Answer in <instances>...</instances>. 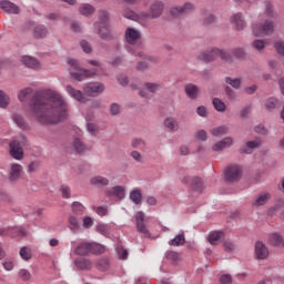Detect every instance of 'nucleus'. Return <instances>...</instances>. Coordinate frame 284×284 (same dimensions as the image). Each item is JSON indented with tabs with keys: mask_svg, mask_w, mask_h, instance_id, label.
Wrapping results in <instances>:
<instances>
[{
	"mask_svg": "<svg viewBox=\"0 0 284 284\" xmlns=\"http://www.w3.org/2000/svg\"><path fill=\"white\" fill-rule=\"evenodd\" d=\"M30 97H32L29 104L31 116L42 125L65 121L70 114V104L59 91L43 89L34 92L32 88H24L18 93L21 103H26Z\"/></svg>",
	"mask_w": 284,
	"mask_h": 284,
	"instance_id": "f257e3e1",
	"label": "nucleus"
},
{
	"mask_svg": "<svg viewBox=\"0 0 284 284\" xmlns=\"http://www.w3.org/2000/svg\"><path fill=\"white\" fill-rule=\"evenodd\" d=\"M88 64L93 65L94 69H83L79 65V61L75 59H69L68 65L71 79H74V81H85V79L97 77V74H99V70H103V65L99 60H88Z\"/></svg>",
	"mask_w": 284,
	"mask_h": 284,
	"instance_id": "f03ea898",
	"label": "nucleus"
},
{
	"mask_svg": "<svg viewBox=\"0 0 284 284\" xmlns=\"http://www.w3.org/2000/svg\"><path fill=\"white\" fill-rule=\"evenodd\" d=\"M222 59V61H232V55L225 52L224 50L213 48L210 51L203 52L200 54V61H204V63H210L211 61H216V59Z\"/></svg>",
	"mask_w": 284,
	"mask_h": 284,
	"instance_id": "7ed1b4c3",
	"label": "nucleus"
},
{
	"mask_svg": "<svg viewBox=\"0 0 284 284\" xmlns=\"http://www.w3.org/2000/svg\"><path fill=\"white\" fill-rule=\"evenodd\" d=\"M20 140H12L9 143V154L16 161H21L23 159V146L28 143V139L24 135L20 136Z\"/></svg>",
	"mask_w": 284,
	"mask_h": 284,
	"instance_id": "20e7f679",
	"label": "nucleus"
},
{
	"mask_svg": "<svg viewBox=\"0 0 284 284\" xmlns=\"http://www.w3.org/2000/svg\"><path fill=\"white\" fill-rule=\"evenodd\" d=\"M252 32L254 37H270L274 34V21L265 20L263 23H253Z\"/></svg>",
	"mask_w": 284,
	"mask_h": 284,
	"instance_id": "39448f33",
	"label": "nucleus"
},
{
	"mask_svg": "<svg viewBox=\"0 0 284 284\" xmlns=\"http://www.w3.org/2000/svg\"><path fill=\"white\" fill-rule=\"evenodd\" d=\"M163 10H165V4L163 1H153L150 6L149 13L142 12V17L144 19H159L163 14Z\"/></svg>",
	"mask_w": 284,
	"mask_h": 284,
	"instance_id": "423d86ee",
	"label": "nucleus"
},
{
	"mask_svg": "<svg viewBox=\"0 0 284 284\" xmlns=\"http://www.w3.org/2000/svg\"><path fill=\"white\" fill-rule=\"evenodd\" d=\"M134 217L138 232L145 239H150V230H148V226L145 225V213L143 211H138Z\"/></svg>",
	"mask_w": 284,
	"mask_h": 284,
	"instance_id": "0eeeda50",
	"label": "nucleus"
},
{
	"mask_svg": "<svg viewBox=\"0 0 284 284\" xmlns=\"http://www.w3.org/2000/svg\"><path fill=\"white\" fill-rule=\"evenodd\" d=\"M105 91V85L101 82H89L84 84L83 92L87 97H99Z\"/></svg>",
	"mask_w": 284,
	"mask_h": 284,
	"instance_id": "6e6552de",
	"label": "nucleus"
},
{
	"mask_svg": "<svg viewBox=\"0 0 284 284\" xmlns=\"http://www.w3.org/2000/svg\"><path fill=\"white\" fill-rule=\"evenodd\" d=\"M242 174H243V171L241 170V166L233 165V166L226 168L224 173V179L229 183H234L241 179Z\"/></svg>",
	"mask_w": 284,
	"mask_h": 284,
	"instance_id": "1a4fd4ad",
	"label": "nucleus"
},
{
	"mask_svg": "<svg viewBox=\"0 0 284 284\" xmlns=\"http://www.w3.org/2000/svg\"><path fill=\"white\" fill-rule=\"evenodd\" d=\"M23 172V165L19 163H12L10 164L9 171H8V176L10 183H17L19 179H21V174Z\"/></svg>",
	"mask_w": 284,
	"mask_h": 284,
	"instance_id": "9d476101",
	"label": "nucleus"
},
{
	"mask_svg": "<svg viewBox=\"0 0 284 284\" xmlns=\"http://www.w3.org/2000/svg\"><path fill=\"white\" fill-rule=\"evenodd\" d=\"M172 17H183V14H190L194 12V4L186 2L183 7H173L170 10Z\"/></svg>",
	"mask_w": 284,
	"mask_h": 284,
	"instance_id": "9b49d317",
	"label": "nucleus"
},
{
	"mask_svg": "<svg viewBox=\"0 0 284 284\" xmlns=\"http://www.w3.org/2000/svg\"><path fill=\"white\" fill-rule=\"evenodd\" d=\"M263 145L261 140L256 139L253 141H247L244 145L240 148V154H252L254 150H258Z\"/></svg>",
	"mask_w": 284,
	"mask_h": 284,
	"instance_id": "f8f14e48",
	"label": "nucleus"
},
{
	"mask_svg": "<svg viewBox=\"0 0 284 284\" xmlns=\"http://www.w3.org/2000/svg\"><path fill=\"white\" fill-rule=\"evenodd\" d=\"M125 41L130 45H135V43L141 39V31L136 28H128L124 33Z\"/></svg>",
	"mask_w": 284,
	"mask_h": 284,
	"instance_id": "ddd939ff",
	"label": "nucleus"
},
{
	"mask_svg": "<svg viewBox=\"0 0 284 284\" xmlns=\"http://www.w3.org/2000/svg\"><path fill=\"white\" fill-rule=\"evenodd\" d=\"M94 29L97 30L100 39H102L103 41H112V39H114V36L110 30V24H100L98 27H94Z\"/></svg>",
	"mask_w": 284,
	"mask_h": 284,
	"instance_id": "4468645a",
	"label": "nucleus"
},
{
	"mask_svg": "<svg viewBox=\"0 0 284 284\" xmlns=\"http://www.w3.org/2000/svg\"><path fill=\"white\" fill-rule=\"evenodd\" d=\"M234 145V139L232 136H226L222 139L221 141H217L212 145V151L213 152H223V150L227 148H232Z\"/></svg>",
	"mask_w": 284,
	"mask_h": 284,
	"instance_id": "2eb2a0df",
	"label": "nucleus"
},
{
	"mask_svg": "<svg viewBox=\"0 0 284 284\" xmlns=\"http://www.w3.org/2000/svg\"><path fill=\"white\" fill-rule=\"evenodd\" d=\"M270 256V250L267 248V246L258 241L255 243V257L257 258V261H265V258H267Z\"/></svg>",
	"mask_w": 284,
	"mask_h": 284,
	"instance_id": "dca6fc26",
	"label": "nucleus"
},
{
	"mask_svg": "<svg viewBox=\"0 0 284 284\" xmlns=\"http://www.w3.org/2000/svg\"><path fill=\"white\" fill-rule=\"evenodd\" d=\"M0 8L1 10H3V12H7L8 14H19V12H21L19 6L14 4L9 0H1Z\"/></svg>",
	"mask_w": 284,
	"mask_h": 284,
	"instance_id": "f3484780",
	"label": "nucleus"
},
{
	"mask_svg": "<svg viewBox=\"0 0 284 284\" xmlns=\"http://www.w3.org/2000/svg\"><path fill=\"white\" fill-rule=\"evenodd\" d=\"M65 92L71 97V99H74V101H78V103H84L85 97H83V91L74 89L71 84L65 87Z\"/></svg>",
	"mask_w": 284,
	"mask_h": 284,
	"instance_id": "a211bd4d",
	"label": "nucleus"
},
{
	"mask_svg": "<svg viewBox=\"0 0 284 284\" xmlns=\"http://www.w3.org/2000/svg\"><path fill=\"white\" fill-rule=\"evenodd\" d=\"M182 183H187L192 190H195L196 192H201V190H203V182L200 180V178L184 176L182 179Z\"/></svg>",
	"mask_w": 284,
	"mask_h": 284,
	"instance_id": "6ab92c4d",
	"label": "nucleus"
},
{
	"mask_svg": "<svg viewBox=\"0 0 284 284\" xmlns=\"http://www.w3.org/2000/svg\"><path fill=\"white\" fill-rule=\"evenodd\" d=\"M268 243L273 247H284V239L280 233H272L268 235Z\"/></svg>",
	"mask_w": 284,
	"mask_h": 284,
	"instance_id": "aec40b11",
	"label": "nucleus"
},
{
	"mask_svg": "<svg viewBox=\"0 0 284 284\" xmlns=\"http://www.w3.org/2000/svg\"><path fill=\"white\" fill-rule=\"evenodd\" d=\"M90 184L94 185L95 187H105L110 185V180L102 175H94L93 178L90 179Z\"/></svg>",
	"mask_w": 284,
	"mask_h": 284,
	"instance_id": "412c9836",
	"label": "nucleus"
},
{
	"mask_svg": "<svg viewBox=\"0 0 284 284\" xmlns=\"http://www.w3.org/2000/svg\"><path fill=\"white\" fill-rule=\"evenodd\" d=\"M21 63L26 65V68H31L32 70H37L39 68V60L30 55H22L20 58Z\"/></svg>",
	"mask_w": 284,
	"mask_h": 284,
	"instance_id": "4be33fe9",
	"label": "nucleus"
},
{
	"mask_svg": "<svg viewBox=\"0 0 284 284\" xmlns=\"http://www.w3.org/2000/svg\"><path fill=\"white\" fill-rule=\"evenodd\" d=\"M129 199L134 205H141V203H143V193L141 192V189H133L130 192Z\"/></svg>",
	"mask_w": 284,
	"mask_h": 284,
	"instance_id": "5701e85b",
	"label": "nucleus"
},
{
	"mask_svg": "<svg viewBox=\"0 0 284 284\" xmlns=\"http://www.w3.org/2000/svg\"><path fill=\"white\" fill-rule=\"evenodd\" d=\"M99 26H110V14L105 10H100L98 13V21L94 23V27Z\"/></svg>",
	"mask_w": 284,
	"mask_h": 284,
	"instance_id": "b1692460",
	"label": "nucleus"
},
{
	"mask_svg": "<svg viewBox=\"0 0 284 284\" xmlns=\"http://www.w3.org/2000/svg\"><path fill=\"white\" fill-rule=\"evenodd\" d=\"M106 196H116V199H125V187L123 186H113L112 190L106 191Z\"/></svg>",
	"mask_w": 284,
	"mask_h": 284,
	"instance_id": "393cba45",
	"label": "nucleus"
},
{
	"mask_svg": "<svg viewBox=\"0 0 284 284\" xmlns=\"http://www.w3.org/2000/svg\"><path fill=\"white\" fill-rule=\"evenodd\" d=\"M78 10H79L80 14H82V17H92V14H94V12H97V9L94 8V6H92L90 3L80 4Z\"/></svg>",
	"mask_w": 284,
	"mask_h": 284,
	"instance_id": "a878e982",
	"label": "nucleus"
},
{
	"mask_svg": "<svg viewBox=\"0 0 284 284\" xmlns=\"http://www.w3.org/2000/svg\"><path fill=\"white\" fill-rule=\"evenodd\" d=\"M74 254L78 256H88V254H90V242H81L74 248Z\"/></svg>",
	"mask_w": 284,
	"mask_h": 284,
	"instance_id": "bb28decb",
	"label": "nucleus"
},
{
	"mask_svg": "<svg viewBox=\"0 0 284 284\" xmlns=\"http://www.w3.org/2000/svg\"><path fill=\"white\" fill-rule=\"evenodd\" d=\"M74 265L75 267H78V270H82V271L92 270V262L84 257L77 258L74 261Z\"/></svg>",
	"mask_w": 284,
	"mask_h": 284,
	"instance_id": "cd10ccee",
	"label": "nucleus"
},
{
	"mask_svg": "<svg viewBox=\"0 0 284 284\" xmlns=\"http://www.w3.org/2000/svg\"><path fill=\"white\" fill-rule=\"evenodd\" d=\"M210 134H212V136L221 139V136H225V134H230V128H227V125L216 126L210 130Z\"/></svg>",
	"mask_w": 284,
	"mask_h": 284,
	"instance_id": "c85d7f7f",
	"label": "nucleus"
},
{
	"mask_svg": "<svg viewBox=\"0 0 284 284\" xmlns=\"http://www.w3.org/2000/svg\"><path fill=\"white\" fill-rule=\"evenodd\" d=\"M184 92L189 99H197L199 98V87L195 84L189 83L184 87Z\"/></svg>",
	"mask_w": 284,
	"mask_h": 284,
	"instance_id": "c756f323",
	"label": "nucleus"
},
{
	"mask_svg": "<svg viewBox=\"0 0 284 284\" xmlns=\"http://www.w3.org/2000/svg\"><path fill=\"white\" fill-rule=\"evenodd\" d=\"M169 245L173 247L185 245V233L181 231L178 235H175V237L169 241Z\"/></svg>",
	"mask_w": 284,
	"mask_h": 284,
	"instance_id": "7c9ffc66",
	"label": "nucleus"
},
{
	"mask_svg": "<svg viewBox=\"0 0 284 284\" xmlns=\"http://www.w3.org/2000/svg\"><path fill=\"white\" fill-rule=\"evenodd\" d=\"M231 23L237 28V30H244L245 29V20L243 19V16L241 13H235L231 17Z\"/></svg>",
	"mask_w": 284,
	"mask_h": 284,
	"instance_id": "2f4dec72",
	"label": "nucleus"
},
{
	"mask_svg": "<svg viewBox=\"0 0 284 284\" xmlns=\"http://www.w3.org/2000/svg\"><path fill=\"white\" fill-rule=\"evenodd\" d=\"M225 236L223 231H213L209 234V243L211 245H219V241Z\"/></svg>",
	"mask_w": 284,
	"mask_h": 284,
	"instance_id": "473e14b6",
	"label": "nucleus"
},
{
	"mask_svg": "<svg viewBox=\"0 0 284 284\" xmlns=\"http://www.w3.org/2000/svg\"><path fill=\"white\" fill-rule=\"evenodd\" d=\"M143 12L141 13H136L132 10H124L123 11V17H125V19H130L131 21H143V19H145L144 17H142Z\"/></svg>",
	"mask_w": 284,
	"mask_h": 284,
	"instance_id": "72a5a7b5",
	"label": "nucleus"
},
{
	"mask_svg": "<svg viewBox=\"0 0 284 284\" xmlns=\"http://www.w3.org/2000/svg\"><path fill=\"white\" fill-rule=\"evenodd\" d=\"M33 37L36 39H44V37H48V28H45L43 24L34 27Z\"/></svg>",
	"mask_w": 284,
	"mask_h": 284,
	"instance_id": "f704fd0d",
	"label": "nucleus"
},
{
	"mask_svg": "<svg viewBox=\"0 0 284 284\" xmlns=\"http://www.w3.org/2000/svg\"><path fill=\"white\" fill-rule=\"evenodd\" d=\"M95 267L99 272H108L110 270V260L108 257H102L95 262Z\"/></svg>",
	"mask_w": 284,
	"mask_h": 284,
	"instance_id": "c9c22d12",
	"label": "nucleus"
},
{
	"mask_svg": "<svg viewBox=\"0 0 284 284\" xmlns=\"http://www.w3.org/2000/svg\"><path fill=\"white\" fill-rule=\"evenodd\" d=\"M271 197L272 195H270V193H261L254 201L253 205L255 207H261V205H265Z\"/></svg>",
	"mask_w": 284,
	"mask_h": 284,
	"instance_id": "e433bc0d",
	"label": "nucleus"
},
{
	"mask_svg": "<svg viewBox=\"0 0 284 284\" xmlns=\"http://www.w3.org/2000/svg\"><path fill=\"white\" fill-rule=\"evenodd\" d=\"M164 126L170 130V132H176L179 130V122L174 118H166L164 120Z\"/></svg>",
	"mask_w": 284,
	"mask_h": 284,
	"instance_id": "4c0bfd02",
	"label": "nucleus"
},
{
	"mask_svg": "<svg viewBox=\"0 0 284 284\" xmlns=\"http://www.w3.org/2000/svg\"><path fill=\"white\" fill-rule=\"evenodd\" d=\"M105 245L97 242H90V254H104Z\"/></svg>",
	"mask_w": 284,
	"mask_h": 284,
	"instance_id": "58836bf2",
	"label": "nucleus"
},
{
	"mask_svg": "<svg viewBox=\"0 0 284 284\" xmlns=\"http://www.w3.org/2000/svg\"><path fill=\"white\" fill-rule=\"evenodd\" d=\"M95 231L102 234V236H109L112 232V226L110 224H97Z\"/></svg>",
	"mask_w": 284,
	"mask_h": 284,
	"instance_id": "ea45409f",
	"label": "nucleus"
},
{
	"mask_svg": "<svg viewBox=\"0 0 284 284\" xmlns=\"http://www.w3.org/2000/svg\"><path fill=\"white\" fill-rule=\"evenodd\" d=\"M12 120L20 130H28V122H26V119H23L22 115L13 114Z\"/></svg>",
	"mask_w": 284,
	"mask_h": 284,
	"instance_id": "a19ab883",
	"label": "nucleus"
},
{
	"mask_svg": "<svg viewBox=\"0 0 284 284\" xmlns=\"http://www.w3.org/2000/svg\"><path fill=\"white\" fill-rule=\"evenodd\" d=\"M72 210H73V214H75V216H83L85 214V206H83V204H81V202H73Z\"/></svg>",
	"mask_w": 284,
	"mask_h": 284,
	"instance_id": "79ce46f5",
	"label": "nucleus"
},
{
	"mask_svg": "<svg viewBox=\"0 0 284 284\" xmlns=\"http://www.w3.org/2000/svg\"><path fill=\"white\" fill-rule=\"evenodd\" d=\"M265 14L270 19H276L277 14L276 11L274 10V4L271 2H265Z\"/></svg>",
	"mask_w": 284,
	"mask_h": 284,
	"instance_id": "37998d69",
	"label": "nucleus"
},
{
	"mask_svg": "<svg viewBox=\"0 0 284 284\" xmlns=\"http://www.w3.org/2000/svg\"><path fill=\"white\" fill-rule=\"evenodd\" d=\"M73 146L78 154H83L88 150V146L80 139L74 140Z\"/></svg>",
	"mask_w": 284,
	"mask_h": 284,
	"instance_id": "c03bdc74",
	"label": "nucleus"
},
{
	"mask_svg": "<svg viewBox=\"0 0 284 284\" xmlns=\"http://www.w3.org/2000/svg\"><path fill=\"white\" fill-rule=\"evenodd\" d=\"M69 227L71 232H79L80 225H79V219H77V216L71 215L69 217Z\"/></svg>",
	"mask_w": 284,
	"mask_h": 284,
	"instance_id": "a18cd8bd",
	"label": "nucleus"
},
{
	"mask_svg": "<svg viewBox=\"0 0 284 284\" xmlns=\"http://www.w3.org/2000/svg\"><path fill=\"white\" fill-rule=\"evenodd\" d=\"M145 145H146L145 140L141 138H134L131 141V146H133L135 150H143Z\"/></svg>",
	"mask_w": 284,
	"mask_h": 284,
	"instance_id": "49530a36",
	"label": "nucleus"
},
{
	"mask_svg": "<svg viewBox=\"0 0 284 284\" xmlns=\"http://www.w3.org/2000/svg\"><path fill=\"white\" fill-rule=\"evenodd\" d=\"M10 105V95L6 94V92L0 91V108L6 110Z\"/></svg>",
	"mask_w": 284,
	"mask_h": 284,
	"instance_id": "de8ad7c7",
	"label": "nucleus"
},
{
	"mask_svg": "<svg viewBox=\"0 0 284 284\" xmlns=\"http://www.w3.org/2000/svg\"><path fill=\"white\" fill-rule=\"evenodd\" d=\"M277 106H278L277 98H268L265 102L266 110H276Z\"/></svg>",
	"mask_w": 284,
	"mask_h": 284,
	"instance_id": "09e8293b",
	"label": "nucleus"
},
{
	"mask_svg": "<svg viewBox=\"0 0 284 284\" xmlns=\"http://www.w3.org/2000/svg\"><path fill=\"white\" fill-rule=\"evenodd\" d=\"M18 277L21 281L28 282V281H30V278H32V273H30V271H28L27 268H21L18 272Z\"/></svg>",
	"mask_w": 284,
	"mask_h": 284,
	"instance_id": "8fccbe9b",
	"label": "nucleus"
},
{
	"mask_svg": "<svg viewBox=\"0 0 284 284\" xmlns=\"http://www.w3.org/2000/svg\"><path fill=\"white\" fill-rule=\"evenodd\" d=\"M252 45L258 52H263V50H265V45H267V42H265V40L256 39L253 41Z\"/></svg>",
	"mask_w": 284,
	"mask_h": 284,
	"instance_id": "3c124183",
	"label": "nucleus"
},
{
	"mask_svg": "<svg viewBox=\"0 0 284 284\" xmlns=\"http://www.w3.org/2000/svg\"><path fill=\"white\" fill-rule=\"evenodd\" d=\"M213 106L217 112H225V102L221 101L219 98L213 99Z\"/></svg>",
	"mask_w": 284,
	"mask_h": 284,
	"instance_id": "603ef678",
	"label": "nucleus"
},
{
	"mask_svg": "<svg viewBox=\"0 0 284 284\" xmlns=\"http://www.w3.org/2000/svg\"><path fill=\"white\" fill-rule=\"evenodd\" d=\"M273 45H274L275 52L277 54H280V57H284V42H283V40L275 41Z\"/></svg>",
	"mask_w": 284,
	"mask_h": 284,
	"instance_id": "864d4df0",
	"label": "nucleus"
},
{
	"mask_svg": "<svg viewBox=\"0 0 284 284\" xmlns=\"http://www.w3.org/2000/svg\"><path fill=\"white\" fill-rule=\"evenodd\" d=\"M116 254L121 261H126L128 256H130V253L123 246L116 247Z\"/></svg>",
	"mask_w": 284,
	"mask_h": 284,
	"instance_id": "5fc2aeb1",
	"label": "nucleus"
},
{
	"mask_svg": "<svg viewBox=\"0 0 284 284\" xmlns=\"http://www.w3.org/2000/svg\"><path fill=\"white\" fill-rule=\"evenodd\" d=\"M134 57H140L141 59H144V61H150L151 63H156L159 61V58L152 57V55H145L143 52H136L134 53Z\"/></svg>",
	"mask_w": 284,
	"mask_h": 284,
	"instance_id": "6e6d98bb",
	"label": "nucleus"
},
{
	"mask_svg": "<svg viewBox=\"0 0 284 284\" xmlns=\"http://www.w3.org/2000/svg\"><path fill=\"white\" fill-rule=\"evenodd\" d=\"M60 192L62 194V199H71L72 196V190L68 185H61Z\"/></svg>",
	"mask_w": 284,
	"mask_h": 284,
	"instance_id": "4d7b16f0",
	"label": "nucleus"
},
{
	"mask_svg": "<svg viewBox=\"0 0 284 284\" xmlns=\"http://www.w3.org/2000/svg\"><path fill=\"white\" fill-rule=\"evenodd\" d=\"M20 256L23 258V261H30V258H32V252H30V248L24 246L20 248Z\"/></svg>",
	"mask_w": 284,
	"mask_h": 284,
	"instance_id": "13d9d810",
	"label": "nucleus"
},
{
	"mask_svg": "<svg viewBox=\"0 0 284 284\" xmlns=\"http://www.w3.org/2000/svg\"><path fill=\"white\" fill-rule=\"evenodd\" d=\"M225 83H227L229 85H232L235 90H239V88H241V79L235 78H226L225 79Z\"/></svg>",
	"mask_w": 284,
	"mask_h": 284,
	"instance_id": "bf43d9fd",
	"label": "nucleus"
},
{
	"mask_svg": "<svg viewBox=\"0 0 284 284\" xmlns=\"http://www.w3.org/2000/svg\"><path fill=\"white\" fill-rule=\"evenodd\" d=\"M144 85H145L146 90H149V92H152V94H154V92H159V90H161L160 83L146 82Z\"/></svg>",
	"mask_w": 284,
	"mask_h": 284,
	"instance_id": "052dcab7",
	"label": "nucleus"
},
{
	"mask_svg": "<svg viewBox=\"0 0 284 284\" xmlns=\"http://www.w3.org/2000/svg\"><path fill=\"white\" fill-rule=\"evenodd\" d=\"M3 270L6 272H12L14 270V260L13 258H8L2 263Z\"/></svg>",
	"mask_w": 284,
	"mask_h": 284,
	"instance_id": "680f3d73",
	"label": "nucleus"
},
{
	"mask_svg": "<svg viewBox=\"0 0 284 284\" xmlns=\"http://www.w3.org/2000/svg\"><path fill=\"white\" fill-rule=\"evenodd\" d=\"M165 257L168 258V261H171L172 263L179 262V253H176L174 251H168L165 253Z\"/></svg>",
	"mask_w": 284,
	"mask_h": 284,
	"instance_id": "e2e57ef3",
	"label": "nucleus"
},
{
	"mask_svg": "<svg viewBox=\"0 0 284 284\" xmlns=\"http://www.w3.org/2000/svg\"><path fill=\"white\" fill-rule=\"evenodd\" d=\"M195 139L196 141H202V142L207 141V131L199 130L197 132H195Z\"/></svg>",
	"mask_w": 284,
	"mask_h": 284,
	"instance_id": "0e129e2a",
	"label": "nucleus"
},
{
	"mask_svg": "<svg viewBox=\"0 0 284 284\" xmlns=\"http://www.w3.org/2000/svg\"><path fill=\"white\" fill-rule=\"evenodd\" d=\"M110 113L112 114V116H118V114H121V105H119L118 103H112L110 105Z\"/></svg>",
	"mask_w": 284,
	"mask_h": 284,
	"instance_id": "69168bd1",
	"label": "nucleus"
},
{
	"mask_svg": "<svg viewBox=\"0 0 284 284\" xmlns=\"http://www.w3.org/2000/svg\"><path fill=\"white\" fill-rule=\"evenodd\" d=\"M80 47L82 48L83 52L87 54H90L92 52V45H90V42L85 40L80 41Z\"/></svg>",
	"mask_w": 284,
	"mask_h": 284,
	"instance_id": "338daca9",
	"label": "nucleus"
},
{
	"mask_svg": "<svg viewBox=\"0 0 284 284\" xmlns=\"http://www.w3.org/2000/svg\"><path fill=\"white\" fill-rule=\"evenodd\" d=\"M220 283L221 284H232V275L230 274H224L220 277Z\"/></svg>",
	"mask_w": 284,
	"mask_h": 284,
	"instance_id": "774afa93",
	"label": "nucleus"
}]
</instances>
